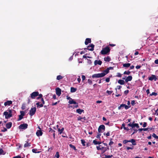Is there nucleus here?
Instances as JSON below:
<instances>
[{
	"mask_svg": "<svg viewBox=\"0 0 158 158\" xmlns=\"http://www.w3.org/2000/svg\"><path fill=\"white\" fill-rule=\"evenodd\" d=\"M101 135V134H98L97 136H96V137L98 138V139H99L100 138V136Z\"/></svg>",
	"mask_w": 158,
	"mask_h": 158,
	"instance_id": "603ef678",
	"label": "nucleus"
},
{
	"mask_svg": "<svg viewBox=\"0 0 158 158\" xmlns=\"http://www.w3.org/2000/svg\"><path fill=\"white\" fill-rule=\"evenodd\" d=\"M106 82H108L110 81V78H107L106 79Z\"/></svg>",
	"mask_w": 158,
	"mask_h": 158,
	"instance_id": "3c124183",
	"label": "nucleus"
},
{
	"mask_svg": "<svg viewBox=\"0 0 158 158\" xmlns=\"http://www.w3.org/2000/svg\"><path fill=\"white\" fill-rule=\"evenodd\" d=\"M87 62L89 64H91L92 63L91 60H90L87 59Z\"/></svg>",
	"mask_w": 158,
	"mask_h": 158,
	"instance_id": "8fccbe9b",
	"label": "nucleus"
},
{
	"mask_svg": "<svg viewBox=\"0 0 158 158\" xmlns=\"http://www.w3.org/2000/svg\"><path fill=\"white\" fill-rule=\"evenodd\" d=\"M97 149L98 150H102V152L103 153H104L106 151V150H104V147H101V146L100 145L99 146H97L96 147Z\"/></svg>",
	"mask_w": 158,
	"mask_h": 158,
	"instance_id": "6e6552de",
	"label": "nucleus"
},
{
	"mask_svg": "<svg viewBox=\"0 0 158 158\" xmlns=\"http://www.w3.org/2000/svg\"><path fill=\"white\" fill-rule=\"evenodd\" d=\"M77 81H78L79 82H80L81 81V79L80 78V77H79L77 79Z\"/></svg>",
	"mask_w": 158,
	"mask_h": 158,
	"instance_id": "e2e57ef3",
	"label": "nucleus"
},
{
	"mask_svg": "<svg viewBox=\"0 0 158 158\" xmlns=\"http://www.w3.org/2000/svg\"><path fill=\"white\" fill-rule=\"evenodd\" d=\"M147 125V123L146 122H144L143 124V127H146Z\"/></svg>",
	"mask_w": 158,
	"mask_h": 158,
	"instance_id": "de8ad7c7",
	"label": "nucleus"
},
{
	"mask_svg": "<svg viewBox=\"0 0 158 158\" xmlns=\"http://www.w3.org/2000/svg\"><path fill=\"white\" fill-rule=\"evenodd\" d=\"M36 110V108L35 107H33L31 109L29 114L31 116H32L34 115L35 112Z\"/></svg>",
	"mask_w": 158,
	"mask_h": 158,
	"instance_id": "423d86ee",
	"label": "nucleus"
},
{
	"mask_svg": "<svg viewBox=\"0 0 158 158\" xmlns=\"http://www.w3.org/2000/svg\"><path fill=\"white\" fill-rule=\"evenodd\" d=\"M155 63L156 64H158V59L156 60H155Z\"/></svg>",
	"mask_w": 158,
	"mask_h": 158,
	"instance_id": "13d9d810",
	"label": "nucleus"
},
{
	"mask_svg": "<svg viewBox=\"0 0 158 158\" xmlns=\"http://www.w3.org/2000/svg\"><path fill=\"white\" fill-rule=\"evenodd\" d=\"M128 142H129V140H124L123 141V143L124 144Z\"/></svg>",
	"mask_w": 158,
	"mask_h": 158,
	"instance_id": "79ce46f5",
	"label": "nucleus"
},
{
	"mask_svg": "<svg viewBox=\"0 0 158 158\" xmlns=\"http://www.w3.org/2000/svg\"><path fill=\"white\" fill-rule=\"evenodd\" d=\"M118 83L122 85H124L125 83L124 81L122 80H119L118 81Z\"/></svg>",
	"mask_w": 158,
	"mask_h": 158,
	"instance_id": "5701e85b",
	"label": "nucleus"
},
{
	"mask_svg": "<svg viewBox=\"0 0 158 158\" xmlns=\"http://www.w3.org/2000/svg\"><path fill=\"white\" fill-rule=\"evenodd\" d=\"M102 61L100 60H95L94 62V64L95 65H97L98 64L101 65L102 64Z\"/></svg>",
	"mask_w": 158,
	"mask_h": 158,
	"instance_id": "2eb2a0df",
	"label": "nucleus"
},
{
	"mask_svg": "<svg viewBox=\"0 0 158 158\" xmlns=\"http://www.w3.org/2000/svg\"><path fill=\"white\" fill-rule=\"evenodd\" d=\"M83 118H82L81 117H79L77 118V119L78 120H81Z\"/></svg>",
	"mask_w": 158,
	"mask_h": 158,
	"instance_id": "bf43d9fd",
	"label": "nucleus"
},
{
	"mask_svg": "<svg viewBox=\"0 0 158 158\" xmlns=\"http://www.w3.org/2000/svg\"><path fill=\"white\" fill-rule=\"evenodd\" d=\"M131 103L132 105H134L135 103V101L134 100L132 101L131 102Z\"/></svg>",
	"mask_w": 158,
	"mask_h": 158,
	"instance_id": "6e6d98bb",
	"label": "nucleus"
},
{
	"mask_svg": "<svg viewBox=\"0 0 158 158\" xmlns=\"http://www.w3.org/2000/svg\"><path fill=\"white\" fill-rule=\"evenodd\" d=\"M131 65L130 63L124 64H123V66L124 67L128 68Z\"/></svg>",
	"mask_w": 158,
	"mask_h": 158,
	"instance_id": "bb28decb",
	"label": "nucleus"
},
{
	"mask_svg": "<svg viewBox=\"0 0 158 158\" xmlns=\"http://www.w3.org/2000/svg\"><path fill=\"white\" fill-rule=\"evenodd\" d=\"M93 143L95 144V145H97V144H100L102 142L101 141H98L96 140H94L93 141Z\"/></svg>",
	"mask_w": 158,
	"mask_h": 158,
	"instance_id": "6ab92c4d",
	"label": "nucleus"
},
{
	"mask_svg": "<svg viewBox=\"0 0 158 158\" xmlns=\"http://www.w3.org/2000/svg\"><path fill=\"white\" fill-rule=\"evenodd\" d=\"M20 113L21 114L20 115H21V116H23L24 115L25 113V112H24V111H20Z\"/></svg>",
	"mask_w": 158,
	"mask_h": 158,
	"instance_id": "58836bf2",
	"label": "nucleus"
},
{
	"mask_svg": "<svg viewBox=\"0 0 158 158\" xmlns=\"http://www.w3.org/2000/svg\"><path fill=\"white\" fill-rule=\"evenodd\" d=\"M76 112L79 114H81L82 112H84V110L80 109H78L77 110Z\"/></svg>",
	"mask_w": 158,
	"mask_h": 158,
	"instance_id": "b1692460",
	"label": "nucleus"
},
{
	"mask_svg": "<svg viewBox=\"0 0 158 158\" xmlns=\"http://www.w3.org/2000/svg\"><path fill=\"white\" fill-rule=\"evenodd\" d=\"M129 142H131L132 145H136V143H135V140L133 139H132L130 140H129Z\"/></svg>",
	"mask_w": 158,
	"mask_h": 158,
	"instance_id": "4be33fe9",
	"label": "nucleus"
},
{
	"mask_svg": "<svg viewBox=\"0 0 158 158\" xmlns=\"http://www.w3.org/2000/svg\"><path fill=\"white\" fill-rule=\"evenodd\" d=\"M91 42V39L89 38H87L85 41V44L86 45H87L89 43Z\"/></svg>",
	"mask_w": 158,
	"mask_h": 158,
	"instance_id": "412c9836",
	"label": "nucleus"
},
{
	"mask_svg": "<svg viewBox=\"0 0 158 158\" xmlns=\"http://www.w3.org/2000/svg\"><path fill=\"white\" fill-rule=\"evenodd\" d=\"M69 146L71 148H73L74 150H76L75 147L73 145H72L71 144H70L69 145Z\"/></svg>",
	"mask_w": 158,
	"mask_h": 158,
	"instance_id": "4c0bfd02",
	"label": "nucleus"
},
{
	"mask_svg": "<svg viewBox=\"0 0 158 158\" xmlns=\"http://www.w3.org/2000/svg\"><path fill=\"white\" fill-rule=\"evenodd\" d=\"M109 68H108L107 69L105 70L104 72L102 73H103L105 74V76L109 72Z\"/></svg>",
	"mask_w": 158,
	"mask_h": 158,
	"instance_id": "393cba45",
	"label": "nucleus"
},
{
	"mask_svg": "<svg viewBox=\"0 0 158 158\" xmlns=\"http://www.w3.org/2000/svg\"><path fill=\"white\" fill-rule=\"evenodd\" d=\"M157 95V93L155 92H152V94H150V95L151 96L152 95L156 96Z\"/></svg>",
	"mask_w": 158,
	"mask_h": 158,
	"instance_id": "a19ab883",
	"label": "nucleus"
},
{
	"mask_svg": "<svg viewBox=\"0 0 158 158\" xmlns=\"http://www.w3.org/2000/svg\"><path fill=\"white\" fill-rule=\"evenodd\" d=\"M130 73V72L129 71H125L123 73V74L127 75H129Z\"/></svg>",
	"mask_w": 158,
	"mask_h": 158,
	"instance_id": "72a5a7b5",
	"label": "nucleus"
},
{
	"mask_svg": "<svg viewBox=\"0 0 158 158\" xmlns=\"http://www.w3.org/2000/svg\"><path fill=\"white\" fill-rule=\"evenodd\" d=\"M149 80L150 81H152L153 80H154L155 81H156V76L154 75H152L151 77H149Z\"/></svg>",
	"mask_w": 158,
	"mask_h": 158,
	"instance_id": "4468645a",
	"label": "nucleus"
},
{
	"mask_svg": "<svg viewBox=\"0 0 158 158\" xmlns=\"http://www.w3.org/2000/svg\"><path fill=\"white\" fill-rule=\"evenodd\" d=\"M128 92H129V90H126L124 91V93L126 94H127L128 93Z\"/></svg>",
	"mask_w": 158,
	"mask_h": 158,
	"instance_id": "5fc2aeb1",
	"label": "nucleus"
},
{
	"mask_svg": "<svg viewBox=\"0 0 158 158\" xmlns=\"http://www.w3.org/2000/svg\"><path fill=\"white\" fill-rule=\"evenodd\" d=\"M82 81H84L85 79V76L84 75H82Z\"/></svg>",
	"mask_w": 158,
	"mask_h": 158,
	"instance_id": "864d4df0",
	"label": "nucleus"
},
{
	"mask_svg": "<svg viewBox=\"0 0 158 158\" xmlns=\"http://www.w3.org/2000/svg\"><path fill=\"white\" fill-rule=\"evenodd\" d=\"M81 143L82 144V145L84 146H85V140L83 139H81Z\"/></svg>",
	"mask_w": 158,
	"mask_h": 158,
	"instance_id": "f704fd0d",
	"label": "nucleus"
},
{
	"mask_svg": "<svg viewBox=\"0 0 158 158\" xmlns=\"http://www.w3.org/2000/svg\"><path fill=\"white\" fill-rule=\"evenodd\" d=\"M27 126L28 125L27 124L24 123L20 125L19 126V127L21 129H25L27 128Z\"/></svg>",
	"mask_w": 158,
	"mask_h": 158,
	"instance_id": "1a4fd4ad",
	"label": "nucleus"
},
{
	"mask_svg": "<svg viewBox=\"0 0 158 158\" xmlns=\"http://www.w3.org/2000/svg\"><path fill=\"white\" fill-rule=\"evenodd\" d=\"M141 66L139 65L136 66L135 67L137 69H139L140 68Z\"/></svg>",
	"mask_w": 158,
	"mask_h": 158,
	"instance_id": "052dcab7",
	"label": "nucleus"
},
{
	"mask_svg": "<svg viewBox=\"0 0 158 158\" xmlns=\"http://www.w3.org/2000/svg\"><path fill=\"white\" fill-rule=\"evenodd\" d=\"M56 94L58 96H60L61 94V89L58 88L56 89Z\"/></svg>",
	"mask_w": 158,
	"mask_h": 158,
	"instance_id": "9b49d317",
	"label": "nucleus"
},
{
	"mask_svg": "<svg viewBox=\"0 0 158 158\" xmlns=\"http://www.w3.org/2000/svg\"><path fill=\"white\" fill-rule=\"evenodd\" d=\"M83 57L84 58H92L91 57L89 56H86L85 55H84L83 56Z\"/></svg>",
	"mask_w": 158,
	"mask_h": 158,
	"instance_id": "ea45409f",
	"label": "nucleus"
},
{
	"mask_svg": "<svg viewBox=\"0 0 158 158\" xmlns=\"http://www.w3.org/2000/svg\"><path fill=\"white\" fill-rule=\"evenodd\" d=\"M12 126V123L11 122H9L6 124V127L8 128H10Z\"/></svg>",
	"mask_w": 158,
	"mask_h": 158,
	"instance_id": "a211bd4d",
	"label": "nucleus"
},
{
	"mask_svg": "<svg viewBox=\"0 0 158 158\" xmlns=\"http://www.w3.org/2000/svg\"><path fill=\"white\" fill-rule=\"evenodd\" d=\"M39 94L38 92H34L31 93V97L32 98H34L35 97L37 96Z\"/></svg>",
	"mask_w": 158,
	"mask_h": 158,
	"instance_id": "0eeeda50",
	"label": "nucleus"
},
{
	"mask_svg": "<svg viewBox=\"0 0 158 158\" xmlns=\"http://www.w3.org/2000/svg\"><path fill=\"white\" fill-rule=\"evenodd\" d=\"M117 76L118 77H121L122 75L120 73H117Z\"/></svg>",
	"mask_w": 158,
	"mask_h": 158,
	"instance_id": "a18cd8bd",
	"label": "nucleus"
},
{
	"mask_svg": "<svg viewBox=\"0 0 158 158\" xmlns=\"http://www.w3.org/2000/svg\"><path fill=\"white\" fill-rule=\"evenodd\" d=\"M23 116H21V115H19V118L18 119V121L20 120L23 118Z\"/></svg>",
	"mask_w": 158,
	"mask_h": 158,
	"instance_id": "c03bdc74",
	"label": "nucleus"
},
{
	"mask_svg": "<svg viewBox=\"0 0 158 158\" xmlns=\"http://www.w3.org/2000/svg\"><path fill=\"white\" fill-rule=\"evenodd\" d=\"M31 146V143H25L24 145V147H27L28 146Z\"/></svg>",
	"mask_w": 158,
	"mask_h": 158,
	"instance_id": "7c9ffc66",
	"label": "nucleus"
},
{
	"mask_svg": "<svg viewBox=\"0 0 158 158\" xmlns=\"http://www.w3.org/2000/svg\"><path fill=\"white\" fill-rule=\"evenodd\" d=\"M113 143V142L110 141L109 143V145H111Z\"/></svg>",
	"mask_w": 158,
	"mask_h": 158,
	"instance_id": "680f3d73",
	"label": "nucleus"
},
{
	"mask_svg": "<svg viewBox=\"0 0 158 158\" xmlns=\"http://www.w3.org/2000/svg\"><path fill=\"white\" fill-rule=\"evenodd\" d=\"M152 136L156 139H158V136H157L155 134L153 133L152 135Z\"/></svg>",
	"mask_w": 158,
	"mask_h": 158,
	"instance_id": "c9c22d12",
	"label": "nucleus"
},
{
	"mask_svg": "<svg viewBox=\"0 0 158 158\" xmlns=\"http://www.w3.org/2000/svg\"><path fill=\"white\" fill-rule=\"evenodd\" d=\"M36 105H37V106H39L40 107H42L43 106V104H40V102H38L37 103H36Z\"/></svg>",
	"mask_w": 158,
	"mask_h": 158,
	"instance_id": "473e14b6",
	"label": "nucleus"
},
{
	"mask_svg": "<svg viewBox=\"0 0 158 158\" xmlns=\"http://www.w3.org/2000/svg\"><path fill=\"white\" fill-rule=\"evenodd\" d=\"M94 45L93 44H91L90 45L88 46L87 49L90 51H93L94 49Z\"/></svg>",
	"mask_w": 158,
	"mask_h": 158,
	"instance_id": "ddd939ff",
	"label": "nucleus"
},
{
	"mask_svg": "<svg viewBox=\"0 0 158 158\" xmlns=\"http://www.w3.org/2000/svg\"><path fill=\"white\" fill-rule=\"evenodd\" d=\"M3 151L2 149H0V155L2 154Z\"/></svg>",
	"mask_w": 158,
	"mask_h": 158,
	"instance_id": "338daca9",
	"label": "nucleus"
},
{
	"mask_svg": "<svg viewBox=\"0 0 158 158\" xmlns=\"http://www.w3.org/2000/svg\"><path fill=\"white\" fill-rule=\"evenodd\" d=\"M69 103L70 104H75V105L74 106H70L71 107H73V108H74V107L77 108V107L78 106V103H77L75 101H74V100L73 99H70V100L69 101Z\"/></svg>",
	"mask_w": 158,
	"mask_h": 158,
	"instance_id": "7ed1b4c3",
	"label": "nucleus"
},
{
	"mask_svg": "<svg viewBox=\"0 0 158 158\" xmlns=\"http://www.w3.org/2000/svg\"><path fill=\"white\" fill-rule=\"evenodd\" d=\"M88 83H89V84H92V81L90 80V79H88Z\"/></svg>",
	"mask_w": 158,
	"mask_h": 158,
	"instance_id": "09e8293b",
	"label": "nucleus"
},
{
	"mask_svg": "<svg viewBox=\"0 0 158 158\" xmlns=\"http://www.w3.org/2000/svg\"><path fill=\"white\" fill-rule=\"evenodd\" d=\"M58 102H55V103H53L52 104V106H54V105H56L57 103Z\"/></svg>",
	"mask_w": 158,
	"mask_h": 158,
	"instance_id": "0e129e2a",
	"label": "nucleus"
},
{
	"mask_svg": "<svg viewBox=\"0 0 158 158\" xmlns=\"http://www.w3.org/2000/svg\"><path fill=\"white\" fill-rule=\"evenodd\" d=\"M105 129V127L104 125H100L99 127H98V131L100 133L102 132L103 131H104Z\"/></svg>",
	"mask_w": 158,
	"mask_h": 158,
	"instance_id": "39448f33",
	"label": "nucleus"
},
{
	"mask_svg": "<svg viewBox=\"0 0 158 158\" xmlns=\"http://www.w3.org/2000/svg\"><path fill=\"white\" fill-rule=\"evenodd\" d=\"M110 51V49L109 47H106L104 48L101 52V54L102 55H105L108 52H109Z\"/></svg>",
	"mask_w": 158,
	"mask_h": 158,
	"instance_id": "f03ea898",
	"label": "nucleus"
},
{
	"mask_svg": "<svg viewBox=\"0 0 158 158\" xmlns=\"http://www.w3.org/2000/svg\"><path fill=\"white\" fill-rule=\"evenodd\" d=\"M76 91V89L73 87L71 88V92H74Z\"/></svg>",
	"mask_w": 158,
	"mask_h": 158,
	"instance_id": "c756f323",
	"label": "nucleus"
},
{
	"mask_svg": "<svg viewBox=\"0 0 158 158\" xmlns=\"http://www.w3.org/2000/svg\"><path fill=\"white\" fill-rule=\"evenodd\" d=\"M104 135H106L107 136H109L110 135V132H108L107 133H106V134H105V133H104Z\"/></svg>",
	"mask_w": 158,
	"mask_h": 158,
	"instance_id": "49530a36",
	"label": "nucleus"
},
{
	"mask_svg": "<svg viewBox=\"0 0 158 158\" xmlns=\"http://www.w3.org/2000/svg\"><path fill=\"white\" fill-rule=\"evenodd\" d=\"M104 76L105 74L101 73L93 74L92 76V77L93 78H99L102 77Z\"/></svg>",
	"mask_w": 158,
	"mask_h": 158,
	"instance_id": "20e7f679",
	"label": "nucleus"
},
{
	"mask_svg": "<svg viewBox=\"0 0 158 158\" xmlns=\"http://www.w3.org/2000/svg\"><path fill=\"white\" fill-rule=\"evenodd\" d=\"M132 77L131 76H129L126 78L125 81L126 82H127L129 81H131L132 79Z\"/></svg>",
	"mask_w": 158,
	"mask_h": 158,
	"instance_id": "dca6fc26",
	"label": "nucleus"
},
{
	"mask_svg": "<svg viewBox=\"0 0 158 158\" xmlns=\"http://www.w3.org/2000/svg\"><path fill=\"white\" fill-rule=\"evenodd\" d=\"M37 149H32V152L35 153H39L40 152V151H37Z\"/></svg>",
	"mask_w": 158,
	"mask_h": 158,
	"instance_id": "cd10ccee",
	"label": "nucleus"
},
{
	"mask_svg": "<svg viewBox=\"0 0 158 158\" xmlns=\"http://www.w3.org/2000/svg\"><path fill=\"white\" fill-rule=\"evenodd\" d=\"M12 111L10 109H8L7 111H5L3 113L6 118H8L12 116Z\"/></svg>",
	"mask_w": 158,
	"mask_h": 158,
	"instance_id": "f257e3e1",
	"label": "nucleus"
},
{
	"mask_svg": "<svg viewBox=\"0 0 158 158\" xmlns=\"http://www.w3.org/2000/svg\"><path fill=\"white\" fill-rule=\"evenodd\" d=\"M127 150H129V149H133V148H131L130 147H127Z\"/></svg>",
	"mask_w": 158,
	"mask_h": 158,
	"instance_id": "4d7b16f0",
	"label": "nucleus"
},
{
	"mask_svg": "<svg viewBox=\"0 0 158 158\" xmlns=\"http://www.w3.org/2000/svg\"><path fill=\"white\" fill-rule=\"evenodd\" d=\"M156 113L157 115H158V109L156 110Z\"/></svg>",
	"mask_w": 158,
	"mask_h": 158,
	"instance_id": "774afa93",
	"label": "nucleus"
},
{
	"mask_svg": "<svg viewBox=\"0 0 158 158\" xmlns=\"http://www.w3.org/2000/svg\"><path fill=\"white\" fill-rule=\"evenodd\" d=\"M12 102L11 101H7V102H5L4 103V105L5 106H10L12 104Z\"/></svg>",
	"mask_w": 158,
	"mask_h": 158,
	"instance_id": "f8f14e48",
	"label": "nucleus"
},
{
	"mask_svg": "<svg viewBox=\"0 0 158 158\" xmlns=\"http://www.w3.org/2000/svg\"><path fill=\"white\" fill-rule=\"evenodd\" d=\"M131 127L132 128H133L135 127H136L137 128H139V127L138 124L137 123H132V126H131Z\"/></svg>",
	"mask_w": 158,
	"mask_h": 158,
	"instance_id": "aec40b11",
	"label": "nucleus"
},
{
	"mask_svg": "<svg viewBox=\"0 0 158 158\" xmlns=\"http://www.w3.org/2000/svg\"><path fill=\"white\" fill-rule=\"evenodd\" d=\"M64 130V128H62L61 129L59 128L58 129V131L60 134H61Z\"/></svg>",
	"mask_w": 158,
	"mask_h": 158,
	"instance_id": "2f4dec72",
	"label": "nucleus"
},
{
	"mask_svg": "<svg viewBox=\"0 0 158 158\" xmlns=\"http://www.w3.org/2000/svg\"><path fill=\"white\" fill-rule=\"evenodd\" d=\"M104 60L106 61L109 62L110 60V58L109 56H108L105 57L104 58Z\"/></svg>",
	"mask_w": 158,
	"mask_h": 158,
	"instance_id": "a878e982",
	"label": "nucleus"
},
{
	"mask_svg": "<svg viewBox=\"0 0 158 158\" xmlns=\"http://www.w3.org/2000/svg\"><path fill=\"white\" fill-rule=\"evenodd\" d=\"M112 92L113 91H112L107 90L106 91V93L109 94H110L112 93Z\"/></svg>",
	"mask_w": 158,
	"mask_h": 158,
	"instance_id": "37998d69",
	"label": "nucleus"
},
{
	"mask_svg": "<svg viewBox=\"0 0 158 158\" xmlns=\"http://www.w3.org/2000/svg\"><path fill=\"white\" fill-rule=\"evenodd\" d=\"M63 77L61 75H58L56 79L57 80H60L62 79Z\"/></svg>",
	"mask_w": 158,
	"mask_h": 158,
	"instance_id": "c85d7f7f",
	"label": "nucleus"
},
{
	"mask_svg": "<svg viewBox=\"0 0 158 158\" xmlns=\"http://www.w3.org/2000/svg\"><path fill=\"white\" fill-rule=\"evenodd\" d=\"M42 134L43 133L41 130H38L36 132V135L38 136H41Z\"/></svg>",
	"mask_w": 158,
	"mask_h": 158,
	"instance_id": "f3484780",
	"label": "nucleus"
},
{
	"mask_svg": "<svg viewBox=\"0 0 158 158\" xmlns=\"http://www.w3.org/2000/svg\"><path fill=\"white\" fill-rule=\"evenodd\" d=\"M122 88V86L120 85H118L117 86V88L118 89H120Z\"/></svg>",
	"mask_w": 158,
	"mask_h": 158,
	"instance_id": "69168bd1",
	"label": "nucleus"
},
{
	"mask_svg": "<svg viewBox=\"0 0 158 158\" xmlns=\"http://www.w3.org/2000/svg\"><path fill=\"white\" fill-rule=\"evenodd\" d=\"M122 107H124L126 109H127L129 107V106H128L127 105L124 104H121L120 106L118 107V109H121Z\"/></svg>",
	"mask_w": 158,
	"mask_h": 158,
	"instance_id": "9d476101",
	"label": "nucleus"
},
{
	"mask_svg": "<svg viewBox=\"0 0 158 158\" xmlns=\"http://www.w3.org/2000/svg\"><path fill=\"white\" fill-rule=\"evenodd\" d=\"M55 156L57 158H59L60 156H59V153L58 152H56V153L55 155Z\"/></svg>",
	"mask_w": 158,
	"mask_h": 158,
	"instance_id": "e433bc0d",
	"label": "nucleus"
}]
</instances>
